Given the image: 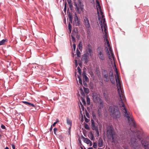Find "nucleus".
I'll return each instance as SVG.
<instances>
[{"label": "nucleus", "mask_w": 149, "mask_h": 149, "mask_svg": "<svg viewBox=\"0 0 149 149\" xmlns=\"http://www.w3.org/2000/svg\"><path fill=\"white\" fill-rule=\"evenodd\" d=\"M116 81L117 85H118L120 89L118 88V93L120 98V100L118 102L119 107L121 110H122L124 114V115L125 118H127L129 123L130 126V130L131 131L132 134L133 135L134 137H132V138H136L140 139V134L139 131H137L136 127V125L135 121L134 120L132 116L130 115V113H128L125 106V97L123 95L122 90L121 88V83L119 79V75L115 76Z\"/></svg>", "instance_id": "obj_1"}, {"label": "nucleus", "mask_w": 149, "mask_h": 149, "mask_svg": "<svg viewBox=\"0 0 149 149\" xmlns=\"http://www.w3.org/2000/svg\"><path fill=\"white\" fill-rule=\"evenodd\" d=\"M100 10H98L97 8V13L99 20L100 21V24L101 26L102 31L104 32L105 35H104V41L105 42V47L107 49V54L109 56H113V54L111 48L110 47L109 41L107 39V35L106 27H107L105 23V19L104 18L103 13L102 11L101 7H100Z\"/></svg>", "instance_id": "obj_2"}, {"label": "nucleus", "mask_w": 149, "mask_h": 149, "mask_svg": "<svg viewBox=\"0 0 149 149\" xmlns=\"http://www.w3.org/2000/svg\"><path fill=\"white\" fill-rule=\"evenodd\" d=\"M140 138L141 136H140ZM141 138L139 140L137 138H134V148L135 149H141V145H140L141 143L143 148L145 149H149V141L146 140H142L141 141Z\"/></svg>", "instance_id": "obj_3"}, {"label": "nucleus", "mask_w": 149, "mask_h": 149, "mask_svg": "<svg viewBox=\"0 0 149 149\" xmlns=\"http://www.w3.org/2000/svg\"><path fill=\"white\" fill-rule=\"evenodd\" d=\"M107 138L111 139L112 143L116 142L117 136L113 128L111 127H108L107 128Z\"/></svg>", "instance_id": "obj_4"}, {"label": "nucleus", "mask_w": 149, "mask_h": 149, "mask_svg": "<svg viewBox=\"0 0 149 149\" xmlns=\"http://www.w3.org/2000/svg\"><path fill=\"white\" fill-rule=\"evenodd\" d=\"M109 110L111 115L113 118H119L120 117V114L117 107L116 106H110Z\"/></svg>", "instance_id": "obj_5"}, {"label": "nucleus", "mask_w": 149, "mask_h": 149, "mask_svg": "<svg viewBox=\"0 0 149 149\" xmlns=\"http://www.w3.org/2000/svg\"><path fill=\"white\" fill-rule=\"evenodd\" d=\"M92 49L91 45L90 44H88L86 47L85 52L86 54H84V56H91L92 52Z\"/></svg>", "instance_id": "obj_6"}, {"label": "nucleus", "mask_w": 149, "mask_h": 149, "mask_svg": "<svg viewBox=\"0 0 149 149\" xmlns=\"http://www.w3.org/2000/svg\"><path fill=\"white\" fill-rule=\"evenodd\" d=\"M81 1V0H78V4H77L75 2L74 3L75 9V10L79 13H80L79 12V10L80 8L82 10L83 9V6L82 4Z\"/></svg>", "instance_id": "obj_7"}, {"label": "nucleus", "mask_w": 149, "mask_h": 149, "mask_svg": "<svg viewBox=\"0 0 149 149\" xmlns=\"http://www.w3.org/2000/svg\"><path fill=\"white\" fill-rule=\"evenodd\" d=\"M95 102L98 103L100 104V109H98V111H99L100 109L103 107V101L99 97L97 96L95 97Z\"/></svg>", "instance_id": "obj_8"}, {"label": "nucleus", "mask_w": 149, "mask_h": 149, "mask_svg": "<svg viewBox=\"0 0 149 149\" xmlns=\"http://www.w3.org/2000/svg\"><path fill=\"white\" fill-rule=\"evenodd\" d=\"M84 23L86 28H89L90 26L88 18L86 17H84Z\"/></svg>", "instance_id": "obj_9"}, {"label": "nucleus", "mask_w": 149, "mask_h": 149, "mask_svg": "<svg viewBox=\"0 0 149 149\" xmlns=\"http://www.w3.org/2000/svg\"><path fill=\"white\" fill-rule=\"evenodd\" d=\"M104 47L102 46L99 47L97 49V53L99 55L101 56L103 55Z\"/></svg>", "instance_id": "obj_10"}, {"label": "nucleus", "mask_w": 149, "mask_h": 149, "mask_svg": "<svg viewBox=\"0 0 149 149\" xmlns=\"http://www.w3.org/2000/svg\"><path fill=\"white\" fill-rule=\"evenodd\" d=\"M109 77L110 80L111 82L113 84H114L115 83V81L113 72H110Z\"/></svg>", "instance_id": "obj_11"}, {"label": "nucleus", "mask_w": 149, "mask_h": 149, "mask_svg": "<svg viewBox=\"0 0 149 149\" xmlns=\"http://www.w3.org/2000/svg\"><path fill=\"white\" fill-rule=\"evenodd\" d=\"M104 95L105 100L107 102H109L110 100V98L108 94L106 91H104Z\"/></svg>", "instance_id": "obj_12"}, {"label": "nucleus", "mask_w": 149, "mask_h": 149, "mask_svg": "<svg viewBox=\"0 0 149 149\" xmlns=\"http://www.w3.org/2000/svg\"><path fill=\"white\" fill-rule=\"evenodd\" d=\"M83 76V81H86V82H88L89 81L86 75V73H85V72H83L82 74Z\"/></svg>", "instance_id": "obj_13"}, {"label": "nucleus", "mask_w": 149, "mask_h": 149, "mask_svg": "<svg viewBox=\"0 0 149 149\" xmlns=\"http://www.w3.org/2000/svg\"><path fill=\"white\" fill-rule=\"evenodd\" d=\"M83 140L84 142L87 144H90V146H91L92 145V143L88 139L83 137Z\"/></svg>", "instance_id": "obj_14"}, {"label": "nucleus", "mask_w": 149, "mask_h": 149, "mask_svg": "<svg viewBox=\"0 0 149 149\" xmlns=\"http://www.w3.org/2000/svg\"><path fill=\"white\" fill-rule=\"evenodd\" d=\"M88 56H82L81 58L82 62L84 63H87L88 61Z\"/></svg>", "instance_id": "obj_15"}, {"label": "nucleus", "mask_w": 149, "mask_h": 149, "mask_svg": "<svg viewBox=\"0 0 149 149\" xmlns=\"http://www.w3.org/2000/svg\"><path fill=\"white\" fill-rule=\"evenodd\" d=\"M104 142L102 139L100 138L98 140V146L100 147H102L103 145Z\"/></svg>", "instance_id": "obj_16"}, {"label": "nucleus", "mask_w": 149, "mask_h": 149, "mask_svg": "<svg viewBox=\"0 0 149 149\" xmlns=\"http://www.w3.org/2000/svg\"><path fill=\"white\" fill-rule=\"evenodd\" d=\"M94 130H95L96 132V135L95 137H98L99 136V132L97 128L95 126L94 123Z\"/></svg>", "instance_id": "obj_17"}, {"label": "nucleus", "mask_w": 149, "mask_h": 149, "mask_svg": "<svg viewBox=\"0 0 149 149\" xmlns=\"http://www.w3.org/2000/svg\"><path fill=\"white\" fill-rule=\"evenodd\" d=\"M103 78L104 80L106 82H108L109 81V79L108 74H106L104 75Z\"/></svg>", "instance_id": "obj_18"}, {"label": "nucleus", "mask_w": 149, "mask_h": 149, "mask_svg": "<svg viewBox=\"0 0 149 149\" xmlns=\"http://www.w3.org/2000/svg\"><path fill=\"white\" fill-rule=\"evenodd\" d=\"M100 0H95L96 1V7L97 8L98 10H100V5L99 1Z\"/></svg>", "instance_id": "obj_19"}, {"label": "nucleus", "mask_w": 149, "mask_h": 149, "mask_svg": "<svg viewBox=\"0 0 149 149\" xmlns=\"http://www.w3.org/2000/svg\"><path fill=\"white\" fill-rule=\"evenodd\" d=\"M22 102L25 104L26 105L29 106H30V107L32 106L33 107H35L34 105L33 104L30 103L29 102H27L24 101H23Z\"/></svg>", "instance_id": "obj_20"}, {"label": "nucleus", "mask_w": 149, "mask_h": 149, "mask_svg": "<svg viewBox=\"0 0 149 149\" xmlns=\"http://www.w3.org/2000/svg\"><path fill=\"white\" fill-rule=\"evenodd\" d=\"M88 136L92 140H93V134L92 132H90L88 134Z\"/></svg>", "instance_id": "obj_21"}, {"label": "nucleus", "mask_w": 149, "mask_h": 149, "mask_svg": "<svg viewBox=\"0 0 149 149\" xmlns=\"http://www.w3.org/2000/svg\"><path fill=\"white\" fill-rule=\"evenodd\" d=\"M75 36L74 35V33L73 32V33H71V38H72V41L73 42V43L75 42H76L75 39L74 37Z\"/></svg>", "instance_id": "obj_22"}, {"label": "nucleus", "mask_w": 149, "mask_h": 149, "mask_svg": "<svg viewBox=\"0 0 149 149\" xmlns=\"http://www.w3.org/2000/svg\"><path fill=\"white\" fill-rule=\"evenodd\" d=\"M67 123L68 125L71 126L72 124V121L68 118H67Z\"/></svg>", "instance_id": "obj_23"}, {"label": "nucleus", "mask_w": 149, "mask_h": 149, "mask_svg": "<svg viewBox=\"0 0 149 149\" xmlns=\"http://www.w3.org/2000/svg\"><path fill=\"white\" fill-rule=\"evenodd\" d=\"M7 42V40L6 39H3L0 41V45H2L4 44L5 43Z\"/></svg>", "instance_id": "obj_24"}, {"label": "nucleus", "mask_w": 149, "mask_h": 149, "mask_svg": "<svg viewBox=\"0 0 149 149\" xmlns=\"http://www.w3.org/2000/svg\"><path fill=\"white\" fill-rule=\"evenodd\" d=\"M84 90V92L87 94L89 93V89L88 88H85L84 87H83Z\"/></svg>", "instance_id": "obj_25"}, {"label": "nucleus", "mask_w": 149, "mask_h": 149, "mask_svg": "<svg viewBox=\"0 0 149 149\" xmlns=\"http://www.w3.org/2000/svg\"><path fill=\"white\" fill-rule=\"evenodd\" d=\"M74 20L75 22H76L77 21L78 23H79V21H78V17L77 16V14L76 13H75L74 14Z\"/></svg>", "instance_id": "obj_26"}, {"label": "nucleus", "mask_w": 149, "mask_h": 149, "mask_svg": "<svg viewBox=\"0 0 149 149\" xmlns=\"http://www.w3.org/2000/svg\"><path fill=\"white\" fill-rule=\"evenodd\" d=\"M109 59L111 62V64L113 63V61H112V59H113V60H114V56H109Z\"/></svg>", "instance_id": "obj_27"}, {"label": "nucleus", "mask_w": 149, "mask_h": 149, "mask_svg": "<svg viewBox=\"0 0 149 149\" xmlns=\"http://www.w3.org/2000/svg\"><path fill=\"white\" fill-rule=\"evenodd\" d=\"M78 78H79V83L82 86V83L81 78L79 75H78Z\"/></svg>", "instance_id": "obj_28"}, {"label": "nucleus", "mask_w": 149, "mask_h": 149, "mask_svg": "<svg viewBox=\"0 0 149 149\" xmlns=\"http://www.w3.org/2000/svg\"><path fill=\"white\" fill-rule=\"evenodd\" d=\"M80 93L81 95L83 96H85V94L83 91L82 88H80Z\"/></svg>", "instance_id": "obj_29"}, {"label": "nucleus", "mask_w": 149, "mask_h": 149, "mask_svg": "<svg viewBox=\"0 0 149 149\" xmlns=\"http://www.w3.org/2000/svg\"><path fill=\"white\" fill-rule=\"evenodd\" d=\"M77 70H78V72L79 73V75H81V70L80 68L79 67H78L77 68Z\"/></svg>", "instance_id": "obj_30"}, {"label": "nucleus", "mask_w": 149, "mask_h": 149, "mask_svg": "<svg viewBox=\"0 0 149 149\" xmlns=\"http://www.w3.org/2000/svg\"><path fill=\"white\" fill-rule=\"evenodd\" d=\"M78 48L80 50L82 49V45L81 44V42L78 44Z\"/></svg>", "instance_id": "obj_31"}, {"label": "nucleus", "mask_w": 149, "mask_h": 149, "mask_svg": "<svg viewBox=\"0 0 149 149\" xmlns=\"http://www.w3.org/2000/svg\"><path fill=\"white\" fill-rule=\"evenodd\" d=\"M68 29L69 30L70 33H71V26L70 24V22H69L68 24Z\"/></svg>", "instance_id": "obj_32"}, {"label": "nucleus", "mask_w": 149, "mask_h": 149, "mask_svg": "<svg viewBox=\"0 0 149 149\" xmlns=\"http://www.w3.org/2000/svg\"><path fill=\"white\" fill-rule=\"evenodd\" d=\"M81 107L79 106L80 109H81L83 111H84V107L81 103H80Z\"/></svg>", "instance_id": "obj_33"}, {"label": "nucleus", "mask_w": 149, "mask_h": 149, "mask_svg": "<svg viewBox=\"0 0 149 149\" xmlns=\"http://www.w3.org/2000/svg\"><path fill=\"white\" fill-rule=\"evenodd\" d=\"M67 8V2H65L64 3V11L65 12Z\"/></svg>", "instance_id": "obj_34"}, {"label": "nucleus", "mask_w": 149, "mask_h": 149, "mask_svg": "<svg viewBox=\"0 0 149 149\" xmlns=\"http://www.w3.org/2000/svg\"><path fill=\"white\" fill-rule=\"evenodd\" d=\"M87 102L88 104L90 105V98L88 97L86 98Z\"/></svg>", "instance_id": "obj_35"}, {"label": "nucleus", "mask_w": 149, "mask_h": 149, "mask_svg": "<svg viewBox=\"0 0 149 149\" xmlns=\"http://www.w3.org/2000/svg\"><path fill=\"white\" fill-rule=\"evenodd\" d=\"M73 32L74 33V35L75 36L77 35V30H75V29L73 30L72 31V33H73Z\"/></svg>", "instance_id": "obj_36"}, {"label": "nucleus", "mask_w": 149, "mask_h": 149, "mask_svg": "<svg viewBox=\"0 0 149 149\" xmlns=\"http://www.w3.org/2000/svg\"><path fill=\"white\" fill-rule=\"evenodd\" d=\"M76 54H77V56H79L80 54L81 53L78 49H77L76 50Z\"/></svg>", "instance_id": "obj_37"}, {"label": "nucleus", "mask_w": 149, "mask_h": 149, "mask_svg": "<svg viewBox=\"0 0 149 149\" xmlns=\"http://www.w3.org/2000/svg\"><path fill=\"white\" fill-rule=\"evenodd\" d=\"M69 20L71 22H72V17L71 15H69Z\"/></svg>", "instance_id": "obj_38"}, {"label": "nucleus", "mask_w": 149, "mask_h": 149, "mask_svg": "<svg viewBox=\"0 0 149 149\" xmlns=\"http://www.w3.org/2000/svg\"><path fill=\"white\" fill-rule=\"evenodd\" d=\"M85 127L86 129H88L89 128V125L87 124L85 125Z\"/></svg>", "instance_id": "obj_39"}, {"label": "nucleus", "mask_w": 149, "mask_h": 149, "mask_svg": "<svg viewBox=\"0 0 149 149\" xmlns=\"http://www.w3.org/2000/svg\"><path fill=\"white\" fill-rule=\"evenodd\" d=\"M96 72L97 74H98L100 73L99 69L98 67H97L96 68Z\"/></svg>", "instance_id": "obj_40"}, {"label": "nucleus", "mask_w": 149, "mask_h": 149, "mask_svg": "<svg viewBox=\"0 0 149 149\" xmlns=\"http://www.w3.org/2000/svg\"><path fill=\"white\" fill-rule=\"evenodd\" d=\"M76 45L75 44H74L73 45V49H72V50H74V51H75V49H76Z\"/></svg>", "instance_id": "obj_41"}, {"label": "nucleus", "mask_w": 149, "mask_h": 149, "mask_svg": "<svg viewBox=\"0 0 149 149\" xmlns=\"http://www.w3.org/2000/svg\"><path fill=\"white\" fill-rule=\"evenodd\" d=\"M81 101H82V103L84 105L86 104V102L85 100H84V99L82 98L81 99Z\"/></svg>", "instance_id": "obj_42"}, {"label": "nucleus", "mask_w": 149, "mask_h": 149, "mask_svg": "<svg viewBox=\"0 0 149 149\" xmlns=\"http://www.w3.org/2000/svg\"><path fill=\"white\" fill-rule=\"evenodd\" d=\"M115 72H116V75H118V70H117V69L116 68V65L115 64Z\"/></svg>", "instance_id": "obj_43"}, {"label": "nucleus", "mask_w": 149, "mask_h": 149, "mask_svg": "<svg viewBox=\"0 0 149 149\" xmlns=\"http://www.w3.org/2000/svg\"><path fill=\"white\" fill-rule=\"evenodd\" d=\"M58 130L56 128H55L54 129V133L55 134H56V132Z\"/></svg>", "instance_id": "obj_44"}, {"label": "nucleus", "mask_w": 149, "mask_h": 149, "mask_svg": "<svg viewBox=\"0 0 149 149\" xmlns=\"http://www.w3.org/2000/svg\"><path fill=\"white\" fill-rule=\"evenodd\" d=\"M91 126L92 127V129H93V119L92 118H91Z\"/></svg>", "instance_id": "obj_45"}, {"label": "nucleus", "mask_w": 149, "mask_h": 149, "mask_svg": "<svg viewBox=\"0 0 149 149\" xmlns=\"http://www.w3.org/2000/svg\"><path fill=\"white\" fill-rule=\"evenodd\" d=\"M1 127L3 129H6L5 126L3 125H1Z\"/></svg>", "instance_id": "obj_46"}, {"label": "nucleus", "mask_w": 149, "mask_h": 149, "mask_svg": "<svg viewBox=\"0 0 149 149\" xmlns=\"http://www.w3.org/2000/svg\"><path fill=\"white\" fill-rule=\"evenodd\" d=\"M97 147V143H94V148H96Z\"/></svg>", "instance_id": "obj_47"}, {"label": "nucleus", "mask_w": 149, "mask_h": 149, "mask_svg": "<svg viewBox=\"0 0 149 149\" xmlns=\"http://www.w3.org/2000/svg\"><path fill=\"white\" fill-rule=\"evenodd\" d=\"M86 81H84H84H83V84H84V86H85L86 87L87 85V84L86 82Z\"/></svg>", "instance_id": "obj_48"}, {"label": "nucleus", "mask_w": 149, "mask_h": 149, "mask_svg": "<svg viewBox=\"0 0 149 149\" xmlns=\"http://www.w3.org/2000/svg\"><path fill=\"white\" fill-rule=\"evenodd\" d=\"M11 147L13 149H15V145L13 144H11Z\"/></svg>", "instance_id": "obj_49"}, {"label": "nucleus", "mask_w": 149, "mask_h": 149, "mask_svg": "<svg viewBox=\"0 0 149 149\" xmlns=\"http://www.w3.org/2000/svg\"><path fill=\"white\" fill-rule=\"evenodd\" d=\"M67 2L68 4H70L72 3V0H67Z\"/></svg>", "instance_id": "obj_50"}, {"label": "nucleus", "mask_w": 149, "mask_h": 149, "mask_svg": "<svg viewBox=\"0 0 149 149\" xmlns=\"http://www.w3.org/2000/svg\"><path fill=\"white\" fill-rule=\"evenodd\" d=\"M69 4V7L70 8H71L72 7V3H70V4Z\"/></svg>", "instance_id": "obj_51"}, {"label": "nucleus", "mask_w": 149, "mask_h": 149, "mask_svg": "<svg viewBox=\"0 0 149 149\" xmlns=\"http://www.w3.org/2000/svg\"><path fill=\"white\" fill-rule=\"evenodd\" d=\"M75 65H76V66H77V60H75Z\"/></svg>", "instance_id": "obj_52"}, {"label": "nucleus", "mask_w": 149, "mask_h": 149, "mask_svg": "<svg viewBox=\"0 0 149 149\" xmlns=\"http://www.w3.org/2000/svg\"><path fill=\"white\" fill-rule=\"evenodd\" d=\"M56 123H56V122H54V123L53 124V125H52V127H53H53H54V126H55V125L56 124Z\"/></svg>", "instance_id": "obj_53"}, {"label": "nucleus", "mask_w": 149, "mask_h": 149, "mask_svg": "<svg viewBox=\"0 0 149 149\" xmlns=\"http://www.w3.org/2000/svg\"><path fill=\"white\" fill-rule=\"evenodd\" d=\"M100 58L101 59H103L104 58V56H100Z\"/></svg>", "instance_id": "obj_54"}, {"label": "nucleus", "mask_w": 149, "mask_h": 149, "mask_svg": "<svg viewBox=\"0 0 149 149\" xmlns=\"http://www.w3.org/2000/svg\"><path fill=\"white\" fill-rule=\"evenodd\" d=\"M52 126H51L50 128V132H51L52 131Z\"/></svg>", "instance_id": "obj_55"}, {"label": "nucleus", "mask_w": 149, "mask_h": 149, "mask_svg": "<svg viewBox=\"0 0 149 149\" xmlns=\"http://www.w3.org/2000/svg\"><path fill=\"white\" fill-rule=\"evenodd\" d=\"M85 120H86V122L87 123L88 122V120L86 118Z\"/></svg>", "instance_id": "obj_56"}, {"label": "nucleus", "mask_w": 149, "mask_h": 149, "mask_svg": "<svg viewBox=\"0 0 149 149\" xmlns=\"http://www.w3.org/2000/svg\"><path fill=\"white\" fill-rule=\"evenodd\" d=\"M59 122V120H58V119H56V123H58V122Z\"/></svg>", "instance_id": "obj_57"}, {"label": "nucleus", "mask_w": 149, "mask_h": 149, "mask_svg": "<svg viewBox=\"0 0 149 149\" xmlns=\"http://www.w3.org/2000/svg\"><path fill=\"white\" fill-rule=\"evenodd\" d=\"M88 149H93L92 147H90L88 148Z\"/></svg>", "instance_id": "obj_58"}, {"label": "nucleus", "mask_w": 149, "mask_h": 149, "mask_svg": "<svg viewBox=\"0 0 149 149\" xmlns=\"http://www.w3.org/2000/svg\"><path fill=\"white\" fill-rule=\"evenodd\" d=\"M5 149H9V148L8 147H6L5 148Z\"/></svg>", "instance_id": "obj_59"}, {"label": "nucleus", "mask_w": 149, "mask_h": 149, "mask_svg": "<svg viewBox=\"0 0 149 149\" xmlns=\"http://www.w3.org/2000/svg\"><path fill=\"white\" fill-rule=\"evenodd\" d=\"M79 65L80 66H81V63H79Z\"/></svg>", "instance_id": "obj_60"}, {"label": "nucleus", "mask_w": 149, "mask_h": 149, "mask_svg": "<svg viewBox=\"0 0 149 149\" xmlns=\"http://www.w3.org/2000/svg\"><path fill=\"white\" fill-rule=\"evenodd\" d=\"M92 115L93 116V111H92Z\"/></svg>", "instance_id": "obj_61"}, {"label": "nucleus", "mask_w": 149, "mask_h": 149, "mask_svg": "<svg viewBox=\"0 0 149 149\" xmlns=\"http://www.w3.org/2000/svg\"><path fill=\"white\" fill-rule=\"evenodd\" d=\"M80 57V56H77V58H77V59H78V58L79 57Z\"/></svg>", "instance_id": "obj_62"}, {"label": "nucleus", "mask_w": 149, "mask_h": 149, "mask_svg": "<svg viewBox=\"0 0 149 149\" xmlns=\"http://www.w3.org/2000/svg\"><path fill=\"white\" fill-rule=\"evenodd\" d=\"M108 149H110V148H108Z\"/></svg>", "instance_id": "obj_63"}, {"label": "nucleus", "mask_w": 149, "mask_h": 149, "mask_svg": "<svg viewBox=\"0 0 149 149\" xmlns=\"http://www.w3.org/2000/svg\"><path fill=\"white\" fill-rule=\"evenodd\" d=\"M77 38H79V36H77Z\"/></svg>", "instance_id": "obj_64"}]
</instances>
